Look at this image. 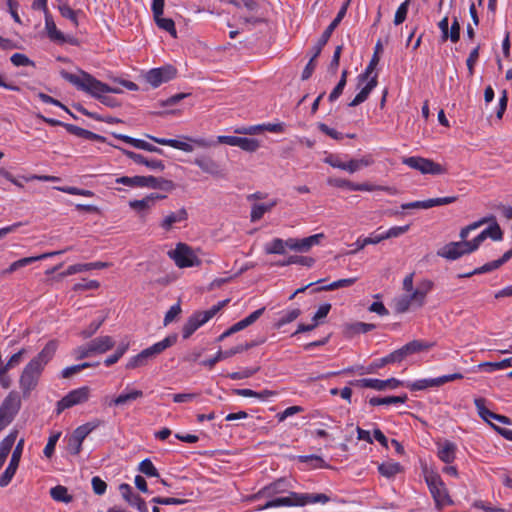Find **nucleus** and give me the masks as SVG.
I'll list each match as a JSON object with an SVG mask.
<instances>
[{"instance_id": "obj_1", "label": "nucleus", "mask_w": 512, "mask_h": 512, "mask_svg": "<svg viewBox=\"0 0 512 512\" xmlns=\"http://www.w3.org/2000/svg\"><path fill=\"white\" fill-rule=\"evenodd\" d=\"M60 74L63 79L74 85L78 90L87 92L98 99H101L103 94L106 93L120 92L118 88L110 87L84 71L77 75L62 70Z\"/></svg>"}, {"instance_id": "obj_27", "label": "nucleus", "mask_w": 512, "mask_h": 512, "mask_svg": "<svg viewBox=\"0 0 512 512\" xmlns=\"http://www.w3.org/2000/svg\"><path fill=\"white\" fill-rule=\"evenodd\" d=\"M457 446L451 441H445L438 444L437 455L441 461L450 464L456 458Z\"/></svg>"}, {"instance_id": "obj_58", "label": "nucleus", "mask_w": 512, "mask_h": 512, "mask_svg": "<svg viewBox=\"0 0 512 512\" xmlns=\"http://www.w3.org/2000/svg\"><path fill=\"white\" fill-rule=\"evenodd\" d=\"M198 328H200L199 323L191 315L182 328V337L188 339Z\"/></svg>"}, {"instance_id": "obj_42", "label": "nucleus", "mask_w": 512, "mask_h": 512, "mask_svg": "<svg viewBox=\"0 0 512 512\" xmlns=\"http://www.w3.org/2000/svg\"><path fill=\"white\" fill-rule=\"evenodd\" d=\"M406 387L411 391H420L431 387H439V385L437 378H425L407 382Z\"/></svg>"}, {"instance_id": "obj_19", "label": "nucleus", "mask_w": 512, "mask_h": 512, "mask_svg": "<svg viewBox=\"0 0 512 512\" xmlns=\"http://www.w3.org/2000/svg\"><path fill=\"white\" fill-rule=\"evenodd\" d=\"M485 402L486 401H485L484 398H475L474 399V404H475V407L477 409V412H478L479 416L484 421L489 423L491 426L493 425L491 423V420H496V421H498L499 423H502V424H511V419L509 417L504 416V415H500V414H496V413L490 411L485 406Z\"/></svg>"}, {"instance_id": "obj_14", "label": "nucleus", "mask_w": 512, "mask_h": 512, "mask_svg": "<svg viewBox=\"0 0 512 512\" xmlns=\"http://www.w3.org/2000/svg\"><path fill=\"white\" fill-rule=\"evenodd\" d=\"M464 241L450 242L437 250V255L449 261H454L469 254Z\"/></svg>"}, {"instance_id": "obj_43", "label": "nucleus", "mask_w": 512, "mask_h": 512, "mask_svg": "<svg viewBox=\"0 0 512 512\" xmlns=\"http://www.w3.org/2000/svg\"><path fill=\"white\" fill-rule=\"evenodd\" d=\"M163 198H165L164 195H160V194H157V193H152L150 196H147V197H145L143 199L130 201L129 205L134 210L140 211V210H144V209L150 208L153 205L154 200H156V199H163Z\"/></svg>"}, {"instance_id": "obj_47", "label": "nucleus", "mask_w": 512, "mask_h": 512, "mask_svg": "<svg viewBox=\"0 0 512 512\" xmlns=\"http://www.w3.org/2000/svg\"><path fill=\"white\" fill-rule=\"evenodd\" d=\"M378 471L382 476L391 478L401 471V465L397 462H385L378 466Z\"/></svg>"}, {"instance_id": "obj_54", "label": "nucleus", "mask_w": 512, "mask_h": 512, "mask_svg": "<svg viewBox=\"0 0 512 512\" xmlns=\"http://www.w3.org/2000/svg\"><path fill=\"white\" fill-rule=\"evenodd\" d=\"M154 19L159 28L167 31L171 36L176 37L177 31L175 28V23L171 18H164L161 15L159 17H155Z\"/></svg>"}, {"instance_id": "obj_31", "label": "nucleus", "mask_w": 512, "mask_h": 512, "mask_svg": "<svg viewBox=\"0 0 512 512\" xmlns=\"http://www.w3.org/2000/svg\"><path fill=\"white\" fill-rule=\"evenodd\" d=\"M102 421L99 419H94L92 421H89L83 425L78 426L72 433V436L76 439L80 440L82 443L85 440V438L93 432L95 429H97L99 426L102 425Z\"/></svg>"}, {"instance_id": "obj_64", "label": "nucleus", "mask_w": 512, "mask_h": 512, "mask_svg": "<svg viewBox=\"0 0 512 512\" xmlns=\"http://www.w3.org/2000/svg\"><path fill=\"white\" fill-rule=\"evenodd\" d=\"M482 232L485 235L486 239L491 238L495 241H499L503 237V233H502L499 225L496 223L494 225H490L489 227L485 228Z\"/></svg>"}, {"instance_id": "obj_61", "label": "nucleus", "mask_w": 512, "mask_h": 512, "mask_svg": "<svg viewBox=\"0 0 512 512\" xmlns=\"http://www.w3.org/2000/svg\"><path fill=\"white\" fill-rule=\"evenodd\" d=\"M99 286H100V283L97 280L82 279L80 282L74 284L73 290L75 292L86 291V290H95V289H98Z\"/></svg>"}, {"instance_id": "obj_22", "label": "nucleus", "mask_w": 512, "mask_h": 512, "mask_svg": "<svg viewBox=\"0 0 512 512\" xmlns=\"http://www.w3.org/2000/svg\"><path fill=\"white\" fill-rule=\"evenodd\" d=\"M57 350V342L55 340L49 341L44 348L31 359V362H36L37 366L44 370L45 366L51 361L54 357L55 352Z\"/></svg>"}, {"instance_id": "obj_60", "label": "nucleus", "mask_w": 512, "mask_h": 512, "mask_svg": "<svg viewBox=\"0 0 512 512\" xmlns=\"http://www.w3.org/2000/svg\"><path fill=\"white\" fill-rule=\"evenodd\" d=\"M409 4H410V0H405L397 8L395 16H394V24L395 25H400L406 20Z\"/></svg>"}, {"instance_id": "obj_33", "label": "nucleus", "mask_w": 512, "mask_h": 512, "mask_svg": "<svg viewBox=\"0 0 512 512\" xmlns=\"http://www.w3.org/2000/svg\"><path fill=\"white\" fill-rule=\"evenodd\" d=\"M429 347L430 346L423 341L413 340V341L405 344L398 350L401 354L402 359L404 360L407 356L424 351V350L428 349Z\"/></svg>"}, {"instance_id": "obj_40", "label": "nucleus", "mask_w": 512, "mask_h": 512, "mask_svg": "<svg viewBox=\"0 0 512 512\" xmlns=\"http://www.w3.org/2000/svg\"><path fill=\"white\" fill-rule=\"evenodd\" d=\"M301 314L300 309L293 308V309H287L282 312H280V317L275 322L274 326L277 329H280L281 327L285 326L288 323L293 322L296 320Z\"/></svg>"}, {"instance_id": "obj_11", "label": "nucleus", "mask_w": 512, "mask_h": 512, "mask_svg": "<svg viewBox=\"0 0 512 512\" xmlns=\"http://www.w3.org/2000/svg\"><path fill=\"white\" fill-rule=\"evenodd\" d=\"M434 283L429 279L421 280L412 291L406 295L414 307H422L426 302L427 295L432 291Z\"/></svg>"}, {"instance_id": "obj_3", "label": "nucleus", "mask_w": 512, "mask_h": 512, "mask_svg": "<svg viewBox=\"0 0 512 512\" xmlns=\"http://www.w3.org/2000/svg\"><path fill=\"white\" fill-rule=\"evenodd\" d=\"M378 62L379 56L377 55V51H375L365 70L362 73H360L357 77L358 86H361L365 82L366 84L364 85V87L361 88L360 92L354 97V99L348 104L350 107H356L361 103L365 102L368 99L372 90L377 86L378 76L377 74H374L372 76V73L375 67L377 66Z\"/></svg>"}, {"instance_id": "obj_25", "label": "nucleus", "mask_w": 512, "mask_h": 512, "mask_svg": "<svg viewBox=\"0 0 512 512\" xmlns=\"http://www.w3.org/2000/svg\"><path fill=\"white\" fill-rule=\"evenodd\" d=\"M146 137L157 144L164 145V146H170L172 148H175V149H178V150H181L184 152L189 153L194 150L192 144L185 142V141H180L177 139L159 138V137H155V136L148 135V134L146 135Z\"/></svg>"}, {"instance_id": "obj_24", "label": "nucleus", "mask_w": 512, "mask_h": 512, "mask_svg": "<svg viewBox=\"0 0 512 512\" xmlns=\"http://www.w3.org/2000/svg\"><path fill=\"white\" fill-rule=\"evenodd\" d=\"M64 128L66 129V131L72 135H75L79 138H83V139H86V140H91V141H96V142H102L104 143L106 141L105 137L99 135V134H96L92 131H89V130H86L84 128H81L79 126H76L74 124H65L64 125Z\"/></svg>"}, {"instance_id": "obj_30", "label": "nucleus", "mask_w": 512, "mask_h": 512, "mask_svg": "<svg viewBox=\"0 0 512 512\" xmlns=\"http://www.w3.org/2000/svg\"><path fill=\"white\" fill-rule=\"evenodd\" d=\"M187 218H188L187 210L185 208H181L178 211L171 212L170 214L165 216L164 219L162 220L160 226L164 230L169 231L173 227L174 224L186 221Z\"/></svg>"}, {"instance_id": "obj_6", "label": "nucleus", "mask_w": 512, "mask_h": 512, "mask_svg": "<svg viewBox=\"0 0 512 512\" xmlns=\"http://www.w3.org/2000/svg\"><path fill=\"white\" fill-rule=\"evenodd\" d=\"M43 372L36 362H29L23 369L20 378L19 386L22 391L23 397H29L31 392L38 385L40 376Z\"/></svg>"}, {"instance_id": "obj_39", "label": "nucleus", "mask_w": 512, "mask_h": 512, "mask_svg": "<svg viewBox=\"0 0 512 512\" xmlns=\"http://www.w3.org/2000/svg\"><path fill=\"white\" fill-rule=\"evenodd\" d=\"M407 399L408 397L406 394L402 396L372 397L369 399V404L371 406L403 404Z\"/></svg>"}, {"instance_id": "obj_50", "label": "nucleus", "mask_w": 512, "mask_h": 512, "mask_svg": "<svg viewBox=\"0 0 512 512\" xmlns=\"http://www.w3.org/2000/svg\"><path fill=\"white\" fill-rule=\"evenodd\" d=\"M298 460L302 463L309 464L310 467L314 469L328 467V465L326 464L325 460L322 457L314 454L298 456Z\"/></svg>"}, {"instance_id": "obj_5", "label": "nucleus", "mask_w": 512, "mask_h": 512, "mask_svg": "<svg viewBox=\"0 0 512 512\" xmlns=\"http://www.w3.org/2000/svg\"><path fill=\"white\" fill-rule=\"evenodd\" d=\"M425 482L438 509L451 505L452 500L441 477L434 472L425 474Z\"/></svg>"}, {"instance_id": "obj_49", "label": "nucleus", "mask_w": 512, "mask_h": 512, "mask_svg": "<svg viewBox=\"0 0 512 512\" xmlns=\"http://www.w3.org/2000/svg\"><path fill=\"white\" fill-rule=\"evenodd\" d=\"M356 385L362 388H371L377 391L385 390L384 380L376 378H362L356 381Z\"/></svg>"}, {"instance_id": "obj_15", "label": "nucleus", "mask_w": 512, "mask_h": 512, "mask_svg": "<svg viewBox=\"0 0 512 512\" xmlns=\"http://www.w3.org/2000/svg\"><path fill=\"white\" fill-rule=\"evenodd\" d=\"M22 447L23 440H21L15 447L8 466L0 476V487L7 486L15 475L22 454Z\"/></svg>"}, {"instance_id": "obj_9", "label": "nucleus", "mask_w": 512, "mask_h": 512, "mask_svg": "<svg viewBox=\"0 0 512 512\" xmlns=\"http://www.w3.org/2000/svg\"><path fill=\"white\" fill-rule=\"evenodd\" d=\"M176 75L177 69L174 66L167 64L161 67L150 69L145 73L144 79L153 88H157L160 85L174 79Z\"/></svg>"}, {"instance_id": "obj_7", "label": "nucleus", "mask_w": 512, "mask_h": 512, "mask_svg": "<svg viewBox=\"0 0 512 512\" xmlns=\"http://www.w3.org/2000/svg\"><path fill=\"white\" fill-rule=\"evenodd\" d=\"M402 163L422 174L441 175L446 172L445 168L439 163L419 156L405 157L402 159Z\"/></svg>"}, {"instance_id": "obj_17", "label": "nucleus", "mask_w": 512, "mask_h": 512, "mask_svg": "<svg viewBox=\"0 0 512 512\" xmlns=\"http://www.w3.org/2000/svg\"><path fill=\"white\" fill-rule=\"evenodd\" d=\"M119 492L123 499L132 507L136 508L139 512H148V507L143 498L137 493L133 492L132 487L127 483L119 485Z\"/></svg>"}, {"instance_id": "obj_4", "label": "nucleus", "mask_w": 512, "mask_h": 512, "mask_svg": "<svg viewBox=\"0 0 512 512\" xmlns=\"http://www.w3.org/2000/svg\"><path fill=\"white\" fill-rule=\"evenodd\" d=\"M177 341V335H169L163 340L153 344L152 346L142 350L135 356H132L127 364L126 369H136L147 365L149 359H152L162 353L167 348L174 345Z\"/></svg>"}, {"instance_id": "obj_57", "label": "nucleus", "mask_w": 512, "mask_h": 512, "mask_svg": "<svg viewBox=\"0 0 512 512\" xmlns=\"http://www.w3.org/2000/svg\"><path fill=\"white\" fill-rule=\"evenodd\" d=\"M61 436V432H55L50 435L48 442L44 447L43 454L47 458H51L55 452L56 444Z\"/></svg>"}, {"instance_id": "obj_16", "label": "nucleus", "mask_w": 512, "mask_h": 512, "mask_svg": "<svg viewBox=\"0 0 512 512\" xmlns=\"http://www.w3.org/2000/svg\"><path fill=\"white\" fill-rule=\"evenodd\" d=\"M20 407V397L16 392H10L0 406V414L6 418V421L12 422Z\"/></svg>"}, {"instance_id": "obj_46", "label": "nucleus", "mask_w": 512, "mask_h": 512, "mask_svg": "<svg viewBox=\"0 0 512 512\" xmlns=\"http://www.w3.org/2000/svg\"><path fill=\"white\" fill-rule=\"evenodd\" d=\"M58 10L63 18L70 20L74 27H78V14L81 13V10H73L67 3L59 4Z\"/></svg>"}, {"instance_id": "obj_63", "label": "nucleus", "mask_w": 512, "mask_h": 512, "mask_svg": "<svg viewBox=\"0 0 512 512\" xmlns=\"http://www.w3.org/2000/svg\"><path fill=\"white\" fill-rule=\"evenodd\" d=\"M410 307H414L412 302L409 300L408 296L402 295L399 298L395 299V310L398 313H405L409 310Z\"/></svg>"}, {"instance_id": "obj_20", "label": "nucleus", "mask_w": 512, "mask_h": 512, "mask_svg": "<svg viewBox=\"0 0 512 512\" xmlns=\"http://www.w3.org/2000/svg\"><path fill=\"white\" fill-rule=\"evenodd\" d=\"M68 250H70V248H67V249L61 250V251L44 253L39 256H31V257H25V258L19 259L17 261H14L13 263H11L10 266L2 272V275L11 274V273L17 271L18 269L23 268L27 265H30L38 260L46 259V258L55 256V255H59Z\"/></svg>"}, {"instance_id": "obj_21", "label": "nucleus", "mask_w": 512, "mask_h": 512, "mask_svg": "<svg viewBox=\"0 0 512 512\" xmlns=\"http://www.w3.org/2000/svg\"><path fill=\"white\" fill-rule=\"evenodd\" d=\"M194 164L197 165L203 172L213 177H224L225 174L220 165L209 156H199L194 159Z\"/></svg>"}, {"instance_id": "obj_51", "label": "nucleus", "mask_w": 512, "mask_h": 512, "mask_svg": "<svg viewBox=\"0 0 512 512\" xmlns=\"http://www.w3.org/2000/svg\"><path fill=\"white\" fill-rule=\"evenodd\" d=\"M401 361H403V359L401 357L399 350L397 349L391 352L390 354L386 355L385 357L375 360L373 364L375 368H382L387 364L400 363Z\"/></svg>"}, {"instance_id": "obj_12", "label": "nucleus", "mask_w": 512, "mask_h": 512, "mask_svg": "<svg viewBox=\"0 0 512 512\" xmlns=\"http://www.w3.org/2000/svg\"><path fill=\"white\" fill-rule=\"evenodd\" d=\"M325 238L323 233L314 234L302 239L288 238V248L296 252H308L313 246L319 245Z\"/></svg>"}, {"instance_id": "obj_62", "label": "nucleus", "mask_w": 512, "mask_h": 512, "mask_svg": "<svg viewBox=\"0 0 512 512\" xmlns=\"http://www.w3.org/2000/svg\"><path fill=\"white\" fill-rule=\"evenodd\" d=\"M10 61L16 67H21V66H32V67H34L35 66L34 61L29 59L25 54H22V53H14L10 57Z\"/></svg>"}, {"instance_id": "obj_37", "label": "nucleus", "mask_w": 512, "mask_h": 512, "mask_svg": "<svg viewBox=\"0 0 512 512\" xmlns=\"http://www.w3.org/2000/svg\"><path fill=\"white\" fill-rule=\"evenodd\" d=\"M512 366V358H506L499 362H482L477 368L479 371H484L487 373H493L498 370H503Z\"/></svg>"}, {"instance_id": "obj_35", "label": "nucleus", "mask_w": 512, "mask_h": 512, "mask_svg": "<svg viewBox=\"0 0 512 512\" xmlns=\"http://www.w3.org/2000/svg\"><path fill=\"white\" fill-rule=\"evenodd\" d=\"M315 263L312 257L291 255L287 259L279 260L275 263L276 266L285 267L292 264H298L302 266L311 267Z\"/></svg>"}, {"instance_id": "obj_32", "label": "nucleus", "mask_w": 512, "mask_h": 512, "mask_svg": "<svg viewBox=\"0 0 512 512\" xmlns=\"http://www.w3.org/2000/svg\"><path fill=\"white\" fill-rule=\"evenodd\" d=\"M107 266H108V263L100 262V261L91 262V263H83V264L78 263V264L70 265L64 272V275L69 276V275H73L76 273L89 271V270H93V269H103V268H106Z\"/></svg>"}, {"instance_id": "obj_53", "label": "nucleus", "mask_w": 512, "mask_h": 512, "mask_svg": "<svg viewBox=\"0 0 512 512\" xmlns=\"http://www.w3.org/2000/svg\"><path fill=\"white\" fill-rule=\"evenodd\" d=\"M98 364H99L98 362L97 363L84 362L81 364L72 365V366L64 368L61 372V376H62V378H69V377L73 376L74 374H76L86 368L95 367Z\"/></svg>"}, {"instance_id": "obj_36", "label": "nucleus", "mask_w": 512, "mask_h": 512, "mask_svg": "<svg viewBox=\"0 0 512 512\" xmlns=\"http://www.w3.org/2000/svg\"><path fill=\"white\" fill-rule=\"evenodd\" d=\"M286 491V483L283 479H279L259 491L262 497H273Z\"/></svg>"}, {"instance_id": "obj_2", "label": "nucleus", "mask_w": 512, "mask_h": 512, "mask_svg": "<svg viewBox=\"0 0 512 512\" xmlns=\"http://www.w3.org/2000/svg\"><path fill=\"white\" fill-rule=\"evenodd\" d=\"M265 504H263L259 509L266 510L270 508L277 507H292V506H305L308 504H326L329 502L330 498L323 493H297V492H289L286 496H273L269 497Z\"/></svg>"}, {"instance_id": "obj_52", "label": "nucleus", "mask_w": 512, "mask_h": 512, "mask_svg": "<svg viewBox=\"0 0 512 512\" xmlns=\"http://www.w3.org/2000/svg\"><path fill=\"white\" fill-rule=\"evenodd\" d=\"M146 176H122L116 179V183L129 187H145Z\"/></svg>"}, {"instance_id": "obj_45", "label": "nucleus", "mask_w": 512, "mask_h": 512, "mask_svg": "<svg viewBox=\"0 0 512 512\" xmlns=\"http://www.w3.org/2000/svg\"><path fill=\"white\" fill-rule=\"evenodd\" d=\"M238 354L236 352V347H233V348H230L228 350H225V351H218L215 356L209 358V359H206L204 361H202V365L204 366H208L210 368H212L216 363H218L219 361L221 360H224V359H227L229 357H232L234 355Z\"/></svg>"}, {"instance_id": "obj_29", "label": "nucleus", "mask_w": 512, "mask_h": 512, "mask_svg": "<svg viewBox=\"0 0 512 512\" xmlns=\"http://www.w3.org/2000/svg\"><path fill=\"white\" fill-rule=\"evenodd\" d=\"M45 29L51 41L58 43L68 42L65 35L60 30L57 29L53 17L50 13H46L45 16Z\"/></svg>"}, {"instance_id": "obj_38", "label": "nucleus", "mask_w": 512, "mask_h": 512, "mask_svg": "<svg viewBox=\"0 0 512 512\" xmlns=\"http://www.w3.org/2000/svg\"><path fill=\"white\" fill-rule=\"evenodd\" d=\"M288 248V239L274 238L271 242L265 244L264 251L266 254L283 255Z\"/></svg>"}, {"instance_id": "obj_55", "label": "nucleus", "mask_w": 512, "mask_h": 512, "mask_svg": "<svg viewBox=\"0 0 512 512\" xmlns=\"http://www.w3.org/2000/svg\"><path fill=\"white\" fill-rule=\"evenodd\" d=\"M138 470L147 477H159L158 470L149 458H146L139 463Z\"/></svg>"}, {"instance_id": "obj_34", "label": "nucleus", "mask_w": 512, "mask_h": 512, "mask_svg": "<svg viewBox=\"0 0 512 512\" xmlns=\"http://www.w3.org/2000/svg\"><path fill=\"white\" fill-rule=\"evenodd\" d=\"M145 187L152 189H160L163 191H172L175 187L174 183L171 180L158 178L154 176H146V181L144 183Z\"/></svg>"}, {"instance_id": "obj_18", "label": "nucleus", "mask_w": 512, "mask_h": 512, "mask_svg": "<svg viewBox=\"0 0 512 512\" xmlns=\"http://www.w3.org/2000/svg\"><path fill=\"white\" fill-rule=\"evenodd\" d=\"M143 395L144 394L142 390L131 389L129 385H127L122 393L109 401L108 406L123 408L129 405L131 402L142 398Z\"/></svg>"}, {"instance_id": "obj_8", "label": "nucleus", "mask_w": 512, "mask_h": 512, "mask_svg": "<svg viewBox=\"0 0 512 512\" xmlns=\"http://www.w3.org/2000/svg\"><path fill=\"white\" fill-rule=\"evenodd\" d=\"M168 254L179 268L194 267L200 263L193 250L184 243H178Z\"/></svg>"}, {"instance_id": "obj_41", "label": "nucleus", "mask_w": 512, "mask_h": 512, "mask_svg": "<svg viewBox=\"0 0 512 512\" xmlns=\"http://www.w3.org/2000/svg\"><path fill=\"white\" fill-rule=\"evenodd\" d=\"M277 205V201L273 200L270 203L254 204L251 209L250 218L252 222L260 220L266 212L272 210Z\"/></svg>"}, {"instance_id": "obj_26", "label": "nucleus", "mask_w": 512, "mask_h": 512, "mask_svg": "<svg viewBox=\"0 0 512 512\" xmlns=\"http://www.w3.org/2000/svg\"><path fill=\"white\" fill-rule=\"evenodd\" d=\"M90 344V351L93 352V355L95 354H103L109 350H111L115 342L110 336H101L97 337L89 342Z\"/></svg>"}, {"instance_id": "obj_48", "label": "nucleus", "mask_w": 512, "mask_h": 512, "mask_svg": "<svg viewBox=\"0 0 512 512\" xmlns=\"http://www.w3.org/2000/svg\"><path fill=\"white\" fill-rule=\"evenodd\" d=\"M50 495L53 500L63 503H69L72 501V496L68 494L66 487L58 485L50 490Z\"/></svg>"}, {"instance_id": "obj_44", "label": "nucleus", "mask_w": 512, "mask_h": 512, "mask_svg": "<svg viewBox=\"0 0 512 512\" xmlns=\"http://www.w3.org/2000/svg\"><path fill=\"white\" fill-rule=\"evenodd\" d=\"M16 440V434L10 433L0 442V468L3 466L6 457L11 451Z\"/></svg>"}, {"instance_id": "obj_13", "label": "nucleus", "mask_w": 512, "mask_h": 512, "mask_svg": "<svg viewBox=\"0 0 512 512\" xmlns=\"http://www.w3.org/2000/svg\"><path fill=\"white\" fill-rule=\"evenodd\" d=\"M345 14H346V5L341 7V9L338 11L336 17L328 25V27L325 29V31L322 33L321 37L319 38L317 44L313 47L314 57H318L320 55L323 47L327 44V42L330 39L333 31L340 24V22L342 21V19L345 16Z\"/></svg>"}, {"instance_id": "obj_28", "label": "nucleus", "mask_w": 512, "mask_h": 512, "mask_svg": "<svg viewBox=\"0 0 512 512\" xmlns=\"http://www.w3.org/2000/svg\"><path fill=\"white\" fill-rule=\"evenodd\" d=\"M229 300L219 301L217 304L213 305L210 309L206 311H198L193 313V317L196 318V321L199 323V326H203L210 319H212L227 303Z\"/></svg>"}, {"instance_id": "obj_59", "label": "nucleus", "mask_w": 512, "mask_h": 512, "mask_svg": "<svg viewBox=\"0 0 512 512\" xmlns=\"http://www.w3.org/2000/svg\"><path fill=\"white\" fill-rule=\"evenodd\" d=\"M238 147L244 151L254 152L259 148V142L254 138L240 137Z\"/></svg>"}, {"instance_id": "obj_56", "label": "nucleus", "mask_w": 512, "mask_h": 512, "mask_svg": "<svg viewBox=\"0 0 512 512\" xmlns=\"http://www.w3.org/2000/svg\"><path fill=\"white\" fill-rule=\"evenodd\" d=\"M457 199H458L457 196H447V197L427 199V200H424L425 209H429V208H432L435 206L448 205V204L454 203Z\"/></svg>"}, {"instance_id": "obj_10", "label": "nucleus", "mask_w": 512, "mask_h": 512, "mask_svg": "<svg viewBox=\"0 0 512 512\" xmlns=\"http://www.w3.org/2000/svg\"><path fill=\"white\" fill-rule=\"evenodd\" d=\"M91 389L88 386H82L70 391L60 401L57 402L56 412L59 415L65 409L88 401Z\"/></svg>"}, {"instance_id": "obj_23", "label": "nucleus", "mask_w": 512, "mask_h": 512, "mask_svg": "<svg viewBox=\"0 0 512 512\" xmlns=\"http://www.w3.org/2000/svg\"><path fill=\"white\" fill-rule=\"evenodd\" d=\"M121 151L124 155H126L128 158L133 160L135 163L145 165L149 169L162 171L165 168V165H164L163 161H161V160H158V159L148 160L143 155L135 153L130 150H126V149H121Z\"/></svg>"}]
</instances>
